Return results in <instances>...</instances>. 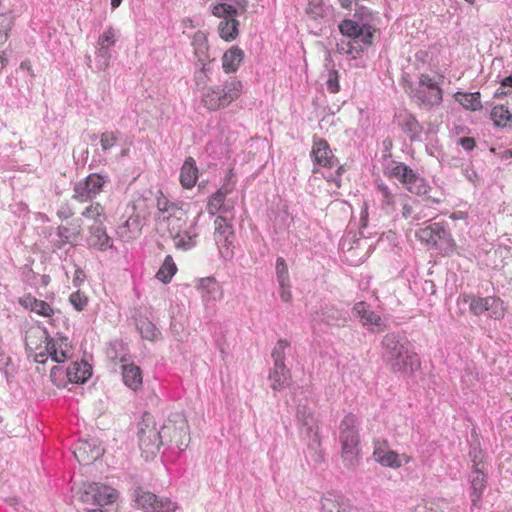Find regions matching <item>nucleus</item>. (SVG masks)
Returning a JSON list of instances; mask_svg holds the SVG:
<instances>
[{
	"label": "nucleus",
	"instance_id": "nucleus-1",
	"mask_svg": "<svg viewBox=\"0 0 512 512\" xmlns=\"http://www.w3.org/2000/svg\"><path fill=\"white\" fill-rule=\"evenodd\" d=\"M382 355L384 361L394 372H403L412 366L414 353L409 340L402 334L387 333L382 340Z\"/></svg>",
	"mask_w": 512,
	"mask_h": 512
},
{
	"label": "nucleus",
	"instance_id": "nucleus-2",
	"mask_svg": "<svg viewBox=\"0 0 512 512\" xmlns=\"http://www.w3.org/2000/svg\"><path fill=\"white\" fill-rule=\"evenodd\" d=\"M242 82L234 77H228L222 85H211L202 94V104L209 111L224 109L237 100L242 93Z\"/></svg>",
	"mask_w": 512,
	"mask_h": 512
},
{
	"label": "nucleus",
	"instance_id": "nucleus-3",
	"mask_svg": "<svg viewBox=\"0 0 512 512\" xmlns=\"http://www.w3.org/2000/svg\"><path fill=\"white\" fill-rule=\"evenodd\" d=\"M339 441L341 443V455L349 466L355 465L359 454V432L357 417L348 413L339 425Z\"/></svg>",
	"mask_w": 512,
	"mask_h": 512
},
{
	"label": "nucleus",
	"instance_id": "nucleus-4",
	"mask_svg": "<svg viewBox=\"0 0 512 512\" xmlns=\"http://www.w3.org/2000/svg\"><path fill=\"white\" fill-rule=\"evenodd\" d=\"M139 448L146 460L156 456L160 447L165 445L162 430L157 429L152 417L145 414L138 424Z\"/></svg>",
	"mask_w": 512,
	"mask_h": 512
},
{
	"label": "nucleus",
	"instance_id": "nucleus-5",
	"mask_svg": "<svg viewBox=\"0 0 512 512\" xmlns=\"http://www.w3.org/2000/svg\"><path fill=\"white\" fill-rule=\"evenodd\" d=\"M211 13L222 18L218 25L219 36L227 42L235 40L239 34V21L236 17L245 12H240V9L232 4L222 2L214 5Z\"/></svg>",
	"mask_w": 512,
	"mask_h": 512
},
{
	"label": "nucleus",
	"instance_id": "nucleus-6",
	"mask_svg": "<svg viewBox=\"0 0 512 512\" xmlns=\"http://www.w3.org/2000/svg\"><path fill=\"white\" fill-rule=\"evenodd\" d=\"M162 437L167 446L174 444L180 451L187 448L190 441L188 424L181 414H174L161 426Z\"/></svg>",
	"mask_w": 512,
	"mask_h": 512
},
{
	"label": "nucleus",
	"instance_id": "nucleus-7",
	"mask_svg": "<svg viewBox=\"0 0 512 512\" xmlns=\"http://www.w3.org/2000/svg\"><path fill=\"white\" fill-rule=\"evenodd\" d=\"M311 155L313 157L314 163L328 168H333L337 166V170L335 173H331L328 176H325V178L335 183L337 187H340L341 183V175L344 172L343 166L339 165L338 159L333 155L329 144L324 139H319L314 142Z\"/></svg>",
	"mask_w": 512,
	"mask_h": 512
},
{
	"label": "nucleus",
	"instance_id": "nucleus-8",
	"mask_svg": "<svg viewBox=\"0 0 512 512\" xmlns=\"http://www.w3.org/2000/svg\"><path fill=\"white\" fill-rule=\"evenodd\" d=\"M409 95L419 105H438L442 101V91L439 83L429 75L422 74L417 87H409Z\"/></svg>",
	"mask_w": 512,
	"mask_h": 512
},
{
	"label": "nucleus",
	"instance_id": "nucleus-9",
	"mask_svg": "<svg viewBox=\"0 0 512 512\" xmlns=\"http://www.w3.org/2000/svg\"><path fill=\"white\" fill-rule=\"evenodd\" d=\"M296 420L301 434L309 439L308 447L316 450L320 446L321 441L318 434V421L313 409L305 404H298Z\"/></svg>",
	"mask_w": 512,
	"mask_h": 512
},
{
	"label": "nucleus",
	"instance_id": "nucleus-10",
	"mask_svg": "<svg viewBox=\"0 0 512 512\" xmlns=\"http://www.w3.org/2000/svg\"><path fill=\"white\" fill-rule=\"evenodd\" d=\"M469 303V310L475 316L482 315L484 312H489V316L495 320L504 318L506 308L504 302L495 296L487 297H472L463 296V301Z\"/></svg>",
	"mask_w": 512,
	"mask_h": 512
},
{
	"label": "nucleus",
	"instance_id": "nucleus-11",
	"mask_svg": "<svg viewBox=\"0 0 512 512\" xmlns=\"http://www.w3.org/2000/svg\"><path fill=\"white\" fill-rule=\"evenodd\" d=\"M134 501L137 508L145 512H170L175 509L174 503L169 498L159 499L157 495L141 487L134 490Z\"/></svg>",
	"mask_w": 512,
	"mask_h": 512
},
{
	"label": "nucleus",
	"instance_id": "nucleus-12",
	"mask_svg": "<svg viewBox=\"0 0 512 512\" xmlns=\"http://www.w3.org/2000/svg\"><path fill=\"white\" fill-rule=\"evenodd\" d=\"M107 181V176L91 173L84 180L79 181L74 185L73 198L80 202L91 200L102 191Z\"/></svg>",
	"mask_w": 512,
	"mask_h": 512
},
{
	"label": "nucleus",
	"instance_id": "nucleus-13",
	"mask_svg": "<svg viewBox=\"0 0 512 512\" xmlns=\"http://www.w3.org/2000/svg\"><path fill=\"white\" fill-rule=\"evenodd\" d=\"M339 30L342 35L353 39H360L366 45H372L374 31L370 23L365 22L363 18L359 20L344 19L339 24Z\"/></svg>",
	"mask_w": 512,
	"mask_h": 512
},
{
	"label": "nucleus",
	"instance_id": "nucleus-14",
	"mask_svg": "<svg viewBox=\"0 0 512 512\" xmlns=\"http://www.w3.org/2000/svg\"><path fill=\"white\" fill-rule=\"evenodd\" d=\"M116 498L117 493L115 489L96 482L85 485L84 491L81 495V500L83 502H92L99 506L112 504L115 502Z\"/></svg>",
	"mask_w": 512,
	"mask_h": 512
},
{
	"label": "nucleus",
	"instance_id": "nucleus-15",
	"mask_svg": "<svg viewBox=\"0 0 512 512\" xmlns=\"http://www.w3.org/2000/svg\"><path fill=\"white\" fill-rule=\"evenodd\" d=\"M417 236L422 242L430 246H439L448 243V232L444 223L434 222L429 226L420 229Z\"/></svg>",
	"mask_w": 512,
	"mask_h": 512
},
{
	"label": "nucleus",
	"instance_id": "nucleus-16",
	"mask_svg": "<svg viewBox=\"0 0 512 512\" xmlns=\"http://www.w3.org/2000/svg\"><path fill=\"white\" fill-rule=\"evenodd\" d=\"M73 454L80 464L89 465L102 456L103 449L97 445L96 440H80Z\"/></svg>",
	"mask_w": 512,
	"mask_h": 512
},
{
	"label": "nucleus",
	"instance_id": "nucleus-17",
	"mask_svg": "<svg viewBox=\"0 0 512 512\" xmlns=\"http://www.w3.org/2000/svg\"><path fill=\"white\" fill-rule=\"evenodd\" d=\"M376 186L377 191L380 194L382 210H384L386 214L393 213L395 211L397 199L400 196L399 187L395 184L392 187H389L382 181H377Z\"/></svg>",
	"mask_w": 512,
	"mask_h": 512
},
{
	"label": "nucleus",
	"instance_id": "nucleus-18",
	"mask_svg": "<svg viewBox=\"0 0 512 512\" xmlns=\"http://www.w3.org/2000/svg\"><path fill=\"white\" fill-rule=\"evenodd\" d=\"M487 486V475L484 470H472L470 474V499L473 506L478 507Z\"/></svg>",
	"mask_w": 512,
	"mask_h": 512
},
{
	"label": "nucleus",
	"instance_id": "nucleus-19",
	"mask_svg": "<svg viewBox=\"0 0 512 512\" xmlns=\"http://www.w3.org/2000/svg\"><path fill=\"white\" fill-rule=\"evenodd\" d=\"M353 312L360 319L363 326H375L379 330L384 326L382 318L376 312L370 310V306L363 301L357 302L353 306Z\"/></svg>",
	"mask_w": 512,
	"mask_h": 512
},
{
	"label": "nucleus",
	"instance_id": "nucleus-20",
	"mask_svg": "<svg viewBox=\"0 0 512 512\" xmlns=\"http://www.w3.org/2000/svg\"><path fill=\"white\" fill-rule=\"evenodd\" d=\"M87 243L90 247L102 251L112 248V241L107 235L106 229L103 227L102 223L93 224L90 226Z\"/></svg>",
	"mask_w": 512,
	"mask_h": 512
},
{
	"label": "nucleus",
	"instance_id": "nucleus-21",
	"mask_svg": "<svg viewBox=\"0 0 512 512\" xmlns=\"http://www.w3.org/2000/svg\"><path fill=\"white\" fill-rule=\"evenodd\" d=\"M322 512H354L344 496L327 493L321 500Z\"/></svg>",
	"mask_w": 512,
	"mask_h": 512
},
{
	"label": "nucleus",
	"instance_id": "nucleus-22",
	"mask_svg": "<svg viewBox=\"0 0 512 512\" xmlns=\"http://www.w3.org/2000/svg\"><path fill=\"white\" fill-rule=\"evenodd\" d=\"M192 44L194 47V53H195L196 57L198 58V62H200L202 64L201 72L204 73L206 76H208L207 73L209 72L210 68L207 66L205 61L209 58V56H208L209 46H208L206 34L202 31L196 32L193 36ZM207 78L210 81V78L209 77H207Z\"/></svg>",
	"mask_w": 512,
	"mask_h": 512
},
{
	"label": "nucleus",
	"instance_id": "nucleus-23",
	"mask_svg": "<svg viewBox=\"0 0 512 512\" xmlns=\"http://www.w3.org/2000/svg\"><path fill=\"white\" fill-rule=\"evenodd\" d=\"M49 333L45 328L40 326H32L26 331L25 345L28 350H39L42 343L47 344L51 340Z\"/></svg>",
	"mask_w": 512,
	"mask_h": 512
},
{
	"label": "nucleus",
	"instance_id": "nucleus-24",
	"mask_svg": "<svg viewBox=\"0 0 512 512\" xmlns=\"http://www.w3.org/2000/svg\"><path fill=\"white\" fill-rule=\"evenodd\" d=\"M197 288L201 292L202 298L207 302L216 301L223 294L220 285L213 277L200 279Z\"/></svg>",
	"mask_w": 512,
	"mask_h": 512
},
{
	"label": "nucleus",
	"instance_id": "nucleus-25",
	"mask_svg": "<svg viewBox=\"0 0 512 512\" xmlns=\"http://www.w3.org/2000/svg\"><path fill=\"white\" fill-rule=\"evenodd\" d=\"M92 375V368L87 362H72L68 366L69 383L83 384Z\"/></svg>",
	"mask_w": 512,
	"mask_h": 512
},
{
	"label": "nucleus",
	"instance_id": "nucleus-26",
	"mask_svg": "<svg viewBox=\"0 0 512 512\" xmlns=\"http://www.w3.org/2000/svg\"><path fill=\"white\" fill-rule=\"evenodd\" d=\"M269 380L271 381L270 387L273 390H283L291 384L290 370L285 364H281L279 368L274 366L273 370L269 373Z\"/></svg>",
	"mask_w": 512,
	"mask_h": 512
},
{
	"label": "nucleus",
	"instance_id": "nucleus-27",
	"mask_svg": "<svg viewBox=\"0 0 512 512\" xmlns=\"http://www.w3.org/2000/svg\"><path fill=\"white\" fill-rule=\"evenodd\" d=\"M19 304L25 309H29L44 317H50L53 314V309L47 302L39 300L30 294L21 297Z\"/></svg>",
	"mask_w": 512,
	"mask_h": 512
},
{
	"label": "nucleus",
	"instance_id": "nucleus-28",
	"mask_svg": "<svg viewBox=\"0 0 512 512\" xmlns=\"http://www.w3.org/2000/svg\"><path fill=\"white\" fill-rule=\"evenodd\" d=\"M321 320L328 325L343 326L348 320V313L334 306H325L321 310Z\"/></svg>",
	"mask_w": 512,
	"mask_h": 512
},
{
	"label": "nucleus",
	"instance_id": "nucleus-29",
	"mask_svg": "<svg viewBox=\"0 0 512 512\" xmlns=\"http://www.w3.org/2000/svg\"><path fill=\"white\" fill-rule=\"evenodd\" d=\"M244 58V52L238 46H232L222 57V67L226 73L235 72Z\"/></svg>",
	"mask_w": 512,
	"mask_h": 512
},
{
	"label": "nucleus",
	"instance_id": "nucleus-30",
	"mask_svg": "<svg viewBox=\"0 0 512 512\" xmlns=\"http://www.w3.org/2000/svg\"><path fill=\"white\" fill-rule=\"evenodd\" d=\"M122 378L124 384L136 391L142 386L141 369L134 364L122 365Z\"/></svg>",
	"mask_w": 512,
	"mask_h": 512
},
{
	"label": "nucleus",
	"instance_id": "nucleus-31",
	"mask_svg": "<svg viewBox=\"0 0 512 512\" xmlns=\"http://www.w3.org/2000/svg\"><path fill=\"white\" fill-rule=\"evenodd\" d=\"M198 179V169L193 158L189 157L185 160L181 172L180 182L184 188H192Z\"/></svg>",
	"mask_w": 512,
	"mask_h": 512
},
{
	"label": "nucleus",
	"instance_id": "nucleus-32",
	"mask_svg": "<svg viewBox=\"0 0 512 512\" xmlns=\"http://www.w3.org/2000/svg\"><path fill=\"white\" fill-rule=\"evenodd\" d=\"M373 457L384 467L399 468L401 466L399 455L392 450H385L381 446L375 447Z\"/></svg>",
	"mask_w": 512,
	"mask_h": 512
},
{
	"label": "nucleus",
	"instance_id": "nucleus-33",
	"mask_svg": "<svg viewBox=\"0 0 512 512\" xmlns=\"http://www.w3.org/2000/svg\"><path fill=\"white\" fill-rule=\"evenodd\" d=\"M110 48L105 46L97 45L95 55V65H92V59L90 55H86L87 65L93 71H105L110 64L111 53Z\"/></svg>",
	"mask_w": 512,
	"mask_h": 512
},
{
	"label": "nucleus",
	"instance_id": "nucleus-34",
	"mask_svg": "<svg viewBox=\"0 0 512 512\" xmlns=\"http://www.w3.org/2000/svg\"><path fill=\"white\" fill-rule=\"evenodd\" d=\"M491 119L494 125L505 128L512 122V113L510 112L508 106L500 104L494 106L490 113Z\"/></svg>",
	"mask_w": 512,
	"mask_h": 512
},
{
	"label": "nucleus",
	"instance_id": "nucleus-35",
	"mask_svg": "<svg viewBox=\"0 0 512 512\" xmlns=\"http://www.w3.org/2000/svg\"><path fill=\"white\" fill-rule=\"evenodd\" d=\"M454 98L466 109L476 111L482 108L481 95L479 92L462 93L457 92Z\"/></svg>",
	"mask_w": 512,
	"mask_h": 512
},
{
	"label": "nucleus",
	"instance_id": "nucleus-36",
	"mask_svg": "<svg viewBox=\"0 0 512 512\" xmlns=\"http://www.w3.org/2000/svg\"><path fill=\"white\" fill-rule=\"evenodd\" d=\"M196 237L197 233H194L189 229L182 231V233L175 234L172 236V239L177 249L186 251L196 246Z\"/></svg>",
	"mask_w": 512,
	"mask_h": 512
},
{
	"label": "nucleus",
	"instance_id": "nucleus-37",
	"mask_svg": "<svg viewBox=\"0 0 512 512\" xmlns=\"http://www.w3.org/2000/svg\"><path fill=\"white\" fill-rule=\"evenodd\" d=\"M413 170L404 163H397L391 168H387L385 174L388 177L399 180L403 185L413 177Z\"/></svg>",
	"mask_w": 512,
	"mask_h": 512
},
{
	"label": "nucleus",
	"instance_id": "nucleus-38",
	"mask_svg": "<svg viewBox=\"0 0 512 512\" xmlns=\"http://www.w3.org/2000/svg\"><path fill=\"white\" fill-rule=\"evenodd\" d=\"M401 126L411 141L420 140L422 126L414 116L406 115L401 123Z\"/></svg>",
	"mask_w": 512,
	"mask_h": 512
},
{
	"label": "nucleus",
	"instance_id": "nucleus-39",
	"mask_svg": "<svg viewBox=\"0 0 512 512\" xmlns=\"http://www.w3.org/2000/svg\"><path fill=\"white\" fill-rule=\"evenodd\" d=\"M177 272V266L173 261L172 256L167 255L164 259V262L160 269L158 270L156 274V278L163 282L164 284H167L171 281L172 277Z\"/></svg>",
	"mask_w": 512,
	"mask_h": 512
},
{
	"label": "nucleus",
	"instance_id": "nucleus-40",
	"mask_svg": "<svg viewBox=\"0 0 512 512\" xmlns=\"http://www.w3.org/2000/svg\"><path fill=\"white\" fill-rule=\"evenodd\" d=\"M78 231H73L66 226H59L56 229L57 239L54 241V246L62 249L67 243H70L78 236Z\"/></svg>",
	"mask_w": 512,
	"mask_h": 512
},
{
	"label": "nucleus",
	"instance_id": "nucleus-41",
	"mask_svg": "<svg viewBox=\"0 0 512 512\" xmlns=\"http://www.w3.org/2000/svg\"><path fill=\"white\" fill-rule=\"evenodd\" d=\"M404 186L408 191L416 195H425L429 190V186L426 181L415 172H413V177H411L410 180H407Z\"/></svg>",
	"mask_w": 512,
	"mask_h": 512
},
{
	"label": "nucleus",
	"instance_id": "nucleus-42",
	"mask_svg": "<svg viewBox=\"0 0 512 512\" xmlns=\"http://www.w3.org/2000/svg\"><path fill=\"white\" fill-rule=\"evenodd\" d=\"M137 328L142 338L153 341L157 338L159 331L156 326L147 318H141L137 322Z\"/></svg>",
	"mask_w": 512,
	"mask_h": 512
},
{
	"label": "nucleus",
	"instance_id": "nucleus-43",
	"mask_svg": "<svg viewBox=\"0 0 512 512\" xmlns=\"http://www.w3.org/2000/svg\"><path fill=\"white\" fill-rule=\"evenodd\" d=\"M214 239L221 255L224 258H231L233 256V251L231 250L230 246L234 237H228V235L225 234H214Z\"/></svg>",
	"mask_w": 512,
	"mask_h": 512
},
{
	"label": "nucleus",
	"instance_id": "nucleus-44",
	"mask_svg": "<svg viewBox=\"0 0 512 512\" xmlns=\"http://www.w3.org/2000/svg\"><path fill=\"white\" fill-rule=\"evenodd\" d=\"M290 346V343L286 339H279L272 350L271 357L274 362V366L278 368L281 364H285V349Z\"/></svg>",
	"mask_w": 512,
	"mask_h": 512
},
{
	"label": "nucleus",
	"instance_id": "nucleus-45",
	"mask_svg": "<svg viewBox=\"0 0 512 512\" xmlns=\"http://www.w3.org/2000/svg\"><path fill=\"white\" fill-rule=\"evenodd\" d=\"M184 216H186V211L182 208V206L178 203L171 202V204L168 205L166 214L162 215L160 220L165 222L170 220L183 221Z\"/></svg>",
	"mask_w": 512,
	"mask_h": 512
},
{
	"label": "nucleus",
	"instance_id": "nucleus-46",
	"mask_svg": "<svg viewBox=\"0 0 512 512\" xmlns=\"http://www.w3.org/2000/svg\"><path fill=\"white\" fill-rule=\"evenodd\" d=\"M51 381L57 387H65L68 381V367L64 369L62 366H54L50 372Z\"/></svg>",
	"mask_w": 512,
	"mask_h": 512
},
{
	"label": "nucleus",
	"instance_id": "nucleus-47",
	"mask_svg": "<svg viewBox=\"0 0 512 512\" xmlns=\"http://www.w3.org/2000/svg\"><path fill=\"white\" fill-rule=\"evenodd\" d=\"M82 215L85 218L94 219V224L102 223L101 217H104V208L100 203L96 202L87 207L82 212Z\"/></svg>",
	"mask_w": 512,
	"mask_h": 512
},
{
	"label": "nucleus",
	"instance_id": "nucleus-48",
	"mask_svg": "<svg viewBox=\"0 0 512 512\" xmlns=\"http://www.w3.org/2000/svg\"><path fill=\"white\" fill-rule=\"evenodd\" d=\"M45 349L51 359L54 362L61 363L64 362L66 359L70 358V354H68L66 351L59 350L55 345L53 344V339L49 340L47 344L45 345Z\"/></svg>",
	"mask_w": 512,
	"mask_h": 512
},
{
	"label": "nucleus",
	"instance_id": "nucleus-49",
	"mask_svg": "<svg viewBox=\"0 0 512 512\" xmlns=\"http://www.w3.org/2000/svg\"><path fill=\"white\" fill-rule=\"evenodd\" d=\"M12 24V16L5 13H0V44L6 42L8 38V32L10 31Z\"/></svg>",
	"mask_w": 512,
	"mask_h": 512
},
{
	"label": "nucleus",
	"instance_id": "nucleus-50",
	"mask_svg": "<svg viewBox=\"0 0 512 512\" xmlns=\"http://www.w3.org/2000/svg\"><path fill=\"white\" fill-rule=\"evenodd\" d=\"M120 132L111 131L104 132L100 135V144L103 151H107L112 148L119 139Z\"/></svg>",
	"mask_w": 512,
	"mask_h": 512
},
{
	"label": "nucleus",
	"instance_id": "nucleus-51",
	"mask_svg": "<svg viewBox=\"0 0 512 512\" xmlns=\"http://www.w3.org/2000/svg\"><path fill=\"white\" fill-rule=\"evenodd\" d=\"M227 191H224L223 188L219 189L217 192H215L208 203V208L211 213H214L213 211L220 210L221 207L224 206V200L226 198Z\"/></svg>",
	"mask_w": 512,
	"mask_h": 512
},
{
	"label": "nucleus",
	"instance_id": "nucleus-52",
	"mask_svg": "<svg viewBox=\"0 0 512 512\" xmlns=\"http://www.w3.org/2000/svg\"><path fill=\"white\" fill-rule=\"evenodd\" d=\"M214 234H225L228 237H234V231L232 225L227 222L226 218L218 216L215 219V233Z\"/></svg>",
	"mask_w": 512,
	"mask_h": 512
},
{
	"label": "nucleus",
	"instance_id": "nucleus-53",
	"mask_svg": "<svg viewBox=\"0 0 512 512\" xmlns=\"http://www.w3.org/2000/svg\"><path fill=\"white\" fill-rule=\"evenodd\" d=\"M472 458V470H484L486 471V463L484 461V455L481 449L473 448L470 451Z\"/></svg>",
	"mask_w": 512,
	"mask_h": 512
},
{
	"label": "nucleus",
	"instance_id": "nucleus-54",
	"mask_svg": "<svg viewBox=\"0 0 512 512\" xmlns=\"http://www.w3.org/2000/svg\"><path fill=\"white\" fill-rule=\"evenodd\" d=\"M276 275L279 284L289 282L288 268L285 260L279 257L276 261Z\"/></svg>",
	"mask_w": 512,
	"mask_h": 512
},
{
	"label": "nucleus",
	"instance_id": "nucleus-55",
	"mask_svg": "<svg viewBox=\"0 0 512 512\" xmlns=\"http://www.w3.org/2000/svg\"><path fill=\"white\" fill-rule=\"evenodd\" d=\"M69 301L77 311H81L87 305L88 298L78 290L70 295Z\"/></svg>",
	"mask_w": 512,
	"mask_h": 512
},
{
	"label": "nucleus",
	"instance_id": "nucleus-56",
	"mask_svg": "<svg viewBox=\"0 0 512 512\" xmlns=\"http://www.w3.org/2000/svg\"><path fill=\"white\" fill-rule=\"evenodd\" d=\"M116 35L113 28H108L101 36H99L97 45L105 46L110 48L116 43Z\"/></svg>",
	"mask_w": 512,
	"mask_h": 512
},
{
	"label": "nucleus",
	"instance_id": "nucleus-57",
	"mask_svg": "<svg viewBox=\"0 0 512 512\" xmlns=\"http://www.w3.org/2000/svg\"><path fill=\"white\" fill-rule=\"evenodd\" d=\"M326 86L328 91L331 93H337L339 91V76L338 72L335 69H330V71L328 72Z\"/></svg>",
	"mask_w": 512,
	"mask_h": 512
},
{
	"label": "nucleus",
	"instance_id": "nucleus-58",
	"mask_svg": "<svg viewBox=\"0 0 512 512\" xmlns=\"http://www.w3.org/2000/svg\"><path fill=\"white\" fill-rule=\"evenodd\" d=\"M348 49L346 51L347 54H360L364 52L371 45H366L360 41V39H353L347 44Z\"/></svg>",
	"mask_w": 512,
	"mask_h": 512
},
{
	"label": "nucleus",
	"instance_id": "nucleus-59",
	"mask_svg": "<svg viewBox=\"0 0 512 512\" xmlns=\"http://www.w3.org/2000/svg\"><path fill=\"white\" fill-rule=\"evenodd\" d=\"M168 225V231L170 236H174L175 234L182 233L183 228L186 225V216H184L183 221H177V220H170L166 222Z\"/></svg>",
	"mask_w": 512,
	"mask_h": 512
},
{
	"label": "nucleus",
	"instance_id": "nucleus-60",
	"mask_svg": "<svg viewBox=\"0 0 512 512\" xmlns=\"http://www.w3.org/2000/svg\"><path fill=\"white\" fill-rule=\"evenodd\" d=\"M506 88H512V76L504 78L501 82L500 87L495 92V97H505L510 94V90Z\"/></svg>",
	"mask_w": 512,
	"mask_h": 512
},
{
	"label": "nucleus",
	"instance_id": "nucleus-61",
	"mask_svg": "<svg viewBox=\"0 0 512 512\" xmlns=\"http://www.w3.org/2000/svg\"><path fill=\"white\" fill-rule=\"evenodd\" d=\"M53 344L55 345V347H57L59 350H61L63 352L66 351L68 354L71 355V349H72V346L70 345L69 343V340L67 337L65 336H60L59 338H57L56 340L53 339Z\"/></svg>",
	"mask_w": 512,
	"mask_h": 512
},
{
	"label": "nucleus",
	"instance_id": "nucleus-62",
	"mask_svg": "<svg viewBox=\"0 0 512 512\" xmlns=\"http://www.w3.org/2000/svg\"><path fill=\"white\" fill-rule=\"evenodd\" d=\"M171 204V201H169L165 196L158 197L157 199V208H158V219L160 220L162 215L166 214V210L168 209V205Z\"/></svg>",
	"mask_w": 512,
	"mask_h": 512
},
{
	"label": "nucleus",
	"instance_id": "nucleus-63",
	"mask_svg": "<svg viewBox=\"0 0 512 512\" xmlns=\"http://www.w3.org/2000/svg\"><path fill=\"white\" fill-rule=\"evenodd\" d=\"M458 144L466 151H471L476 146L475 139L472 137H462L458 140Z\"/></svg>",
	"mask_w": 512,
	"mask_h": 512
},
{
	"label": "nucleus",
	"instance_id": "nucleus-64",
	"mask_svg": "<svg viewBox=\"0 0 512 512\" xmlns=\"http://www.w3.org/2000/svg\"><path fill=\"white\" fill-rule=\"evenodd\" d=\"M279 285H280V298L284 302H290L292 299V294L290 291L289 282H286L285 284H279Z\"/></svg>",
	"mask_w": 512,
	"mask_h": 512
}]
</instances>
